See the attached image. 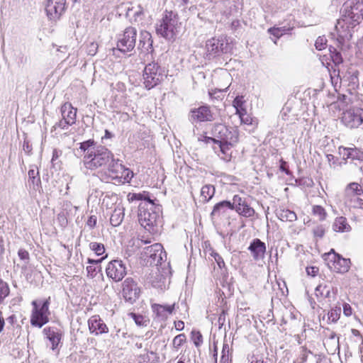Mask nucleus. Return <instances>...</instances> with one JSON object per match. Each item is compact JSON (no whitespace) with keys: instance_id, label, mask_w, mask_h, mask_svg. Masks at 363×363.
<instances>
[{"instance_id":"13","label":"nucleus","mask_w":363,"mask_h":363,"mask_svg":"<svg viewBox=\"0 0 363 363\" xmlns=\"http://www.w3.org/2000/svg\"><path fill=\"white\" fill-rule=\"evenodd\" d=\"M66 9V0H48L45 11L48 17L52 21L58 20Z\"/></svg>"},{"instance_id":"18","label":"nucleus","mask_w":363,"mask_h":363,"mask_svg":"<svg viewBox=\"0 0 363 363\" xmlns=\"http://www.w3.org/2000/svg\"><path fill=\"white\" fill-rule=\"evenodd\" d=\"M175 308V303L172 305H161L154 303L152 305V310L158 320H165L171 315Z\"/></svg>"},{"instance_id":"57","label":"nucleus","mask_w":363,"mask_h":363,"mask_svg":"<svg viewBox=\"0 0 363 363\" xmlns=\"http://www.w3.org/2000/svg\"><path fill=\"white\" fill-rule=\"evenodd\" d=\"M199 141L204 142L205 143L208 144L210 143H213L215 145H216L218 141L217 138L216 137H209V136H205V135H201L199 138Z\"/></svg>"},{"instance_id":"14","label":"nucleus","mask_w":363,"mask_h":363,"mask_svg":"<svg viewBox=\"0 0 363 363\" xmlns=\"http://www.w3.org/2000/svg\"><path fill=\"white\" fill-rule=\"evenodd\" d=\"M140 288L132 278H127L123 283V296L130 303H133L138 298Z\"/></svg>"},{"instance_id":"28","label":"nucleus","mask_w":363,"mask_h":363,"mask_svg":"<svg viewBox=\"0 0 363 363\" xmlns=\"http://www.w3.org/2000/svg\"><path fill=\"white\" fill-rule=\"evenodd\" d=\"M332 228L335 232L344 233L349 232L351 229L346 218L340 216L335 218L333 223Z\"/></svg>"},{"instance_id":"62","label":"nucleus","mask_w":363,"mask_h":363,"mask_svg":"<svg viewBox=\"0 0 363 363\" xmlns=\"http://www.w3.org/2000/svg\"><path fill=\"white\" fill-rule=\"evenodd\" d=\"M242 105V97L237 96L233 101V106L236 108L237 113H242L241 111L239 110V107H241Z\"/></svg>"},{"instance_id":"32","label":"nucleus","mask_w":363,"mask_h":363,"mask_svg":"<svg viewBox=\"0 0 363 363\" xmlns=\"http://www.w3.org/2000/svg\"><path fill=\"white\" fill-rule=\"evenodd\" d=\"M335 270L339 273H344L349 270L350 267V259L343 258L341 255L337 257V260L335 262L333 265Z\"/></svg>"},{"instance_id":"34","label":"nucleus","mask_w":363,"mask_h":363,"mask_svg":"<svg viewBox=\"0 0 363 363\" xmlns=\"http://www.w3.org/2000/svg\"><path fill=\"white\" fill-rule=\"evenodd\" d=\"M215 188L213 185L207 184L203 186L201 190V197L203 202H208L214 195Z\"/></svg>"},{"instance_id":"63","label":"nucleus","mask_w":363,"mask_h":363,"mask_svg":"<svg viewBox=\"0 0 363 363\" xmlns=\"http://www.w3.org/2000/svg\"><path fill=\"white\" fill-rule=\"evenodd\" d=\"M96 222H97V218H96V216H91L87 221H86V225L90 228H94L96 225Z\"/></svg>"},{"instance_id":"16","label":"nucleus","mask_w":363,"mask_h":363,"mask_svg":"<svg viewBox=\"0 0 363 363\" xmlns=\"http://www.w3.org/2000/svg\"><path fill=\"white\" fill-rule=\"evenodd\" d=\"M266 249L265 243L259 238L253 239L247 248L255 261L264 259Z\"/></svg>"},{"instance_id":"47","label":"nucleus","mask_w":363,"mask_h":363,"mask_svg":"<svg viewBox=\"0 0 363 363\" xmlns=\"http://www.w3.org/2000/svg\"><path fill=\"white\" fill-rule=\"evenodd\" d=\"M350 159L354 160H363V152L360 151L356 147H350Z\"/></svg>"},{"instance_id":"46","label":"nucleus","mask_w":363,"mask_h":363,"mask_svg":"<svg viewBox=\"0 0 363 363\" xmlns=\"http://www.w3.org/2000/svg\"><path fill=\"white\" fill-rule=\"evenodd\" d=\"M210 255L213 257L220 269L225 268V264L223 257L215 251L212 250Z\"/></svg>"},{"instance_id":"11","label":"nucleus","mask_w":363,"mask_h":363,"mask_svg":"<svg viewBox=\"0 0 363 363\" xmlns=\"http://www.w3.org/2000/svg\"><path fill=\"white\" fill-rule=\"evenodd\" d=\"M341 121L348 128H359L363 123V109L353 107L346 110L342 114Z\"/></svg>"},{"instance_id":"58","label":"nucleus","mask_w":363,"mask_h":363,"mask_svg":"<svg viewBox=\"0 0 363 363\" xmlns=\"http://www.w3.org/2000/svg\"><path fill=\"white\" fill-rule=\"evenodd\" d=\"M339 153L341 155L344 160L350 159V147H339Z\"/></svg>"},{"instance_id":"39","label":"nucleus","mask_w":363,"mask_h":363,"mask_svg":"<svg viewBox=\"0 0 363 363\" xmlns=\"http://www.w3.org/2000/svg\"><path fill=\"white\" fill-rule=\"evenodd\" d=\"M313 214L317 216L320 220H325L327 216V213L324 208L318 205L313 206Z\"/></svg>"},{"instance_id":"17","label":"nucleus","mask_w":363,"mask_h":363,"mask_svg":"<svg viewBox=\"0 0 363 363\" xmlns=\"http://www.w3.org/2000/svg\"><path fill=\"white\" fill-rule=\"evenodd\" d=\"M89 330L91 333L98 335L106 333L108 328L99 315H93L88 320Z\"/></svg>"},{"instance_id":"20","label":"nucleus","mask_w":363,"mask_h":363,"mask_svg":"<svg viewBox=\"0 0 363 363\" xmlns=\"http://www.w3.org/2000/svg\"><path fill=\"white\" fill-rule=\"evenodd\" d=\"M363 195V188L356 182L349 184L345 189L346 202H352L354 198Z\"/></svg>"},{"instance_id":"53","label":"nucleus","mask_w":363,"mask_h":363,"mask_svg":"<svg viewBox=\"0 0 363 363\" xmlns=\"http://www.w3.org/2000/svg\"><path fill=\"white\" fill-rule=\"evenodd\" d=\"M326 45V40L324 38L318 37L315 40V46L318 50H322L325 48Z\"/></svg>"},{"instance_id":"26","label":"nucleus","mask_w":363,"mask_h":363,"mask_svg":"<svg viewBox=\"0 0 363 363\" xmlns=\"http://www.w3.org/2000/svg\"><path fill=\"white\" fill-rule=\"evenodd\" d=\"M124 210L125 209L123 206L120 204L115 207L110 218V223L111 225L117 227L121 225L124 218Z\"/></svg>"},{"instance_id":"12","label":"nucleus","mask_w":363,"mask_h":363,"mask_svg":"<svg viewBox=\"0 0 363 363\" xmlns=\"http://www.w3.org/2000/svg\"><path fill=\"white\" fill-rule=\"evenodd\" d=\"M106 273L108 277L118 282L125 276L126 268L122 260L113 259L108 264Z\"/></svg>"},{"instance_id":"1","label":"nucleus","mask_w":363,"mask_h":363,"mask_svg":"<svg viewBox=\"0 0 363 363\" xmlns=\"http://www.w3.org/2000/svg\"><path fill=\"white\" fill-rule=\"evenodd\" d=\"M82 162L87 169H106L105 176L115 184L129 183L133 177V173L130 169L125 168L119 159L115 158L109 149L101 145H97L96 150Z\"/></svg>"},{"instance_id":"40","label":"nucleus","mask_w":363,"mask_h":363,"mask_svg":"<svg viewBox=\"0 0 363 363\" xmlns=\"http://www.w3.org/2000/svg\"><path fill=\"white\" fill-rule=\"evenodd\" d=\"M89 247L98 256L103 255L105 252V247L102 243L92 242L89 244Z\"/></svg>"},{"instance_id":"10","label":"nucleus","mask_w":363,"mask_h":363,"mask_svg":"<svg viewBox=\"0 0 363 363\" xmlns=\"http://www.w3.org/2000/svg\"><path fill=\"white\" fill-rule=\"evenodd\" d=\"M342 12L345 20L357 22L363 16V2L360 0H347L342 6Z\"/></svg>"},{"instance_id":"44","label":"nucleus","mask_w":363,"mask_h":363,"mask_svg":"<svg viewBox=\"0 0 363 363\" xmlns=\"http://www.w3.org/2000/svg\"><path fill=\"white\" fill-rule=\"evenodd\" d=\"M191 339L196 347H199L203 342V336L199 331L193 330L191 333Z\"/></svg>"},{"instance_id":"6","label":"nucleus","mask_w":363,"mask_h":363,"mask_svg":"<svg viewBox=\"0 0 363 363\" xmlns=\"http://www.w3.org/2000/svg\"><path fill=\"white\" fill-rule=\"evenodd\" d=\"M156 208L159 210V207H156L155 205L150 206V208H147V206H143V203L139 206L138 221L144 228L149 231L157 225L160 220L159 213L154 209Z\"/></svg>"},{"instance_id":"60","label":"nucleus","mask_w":363,"mask_h":363,"mask_svg":"<svg viewBox=\"0 0 363 363\" xmlns=\"http://www.w3.org/2000/svg\"><path fill=\"white\" fill-rule=\"evenodd\" d=\"M23 150L28 155H30L32 153V146L30 145L29 140L26 138H25L23 141Z\"/></svg>"},{"instance_id":"45","label":"nucleus","mask_w":363,"mask_h":363,"mask_svg":"<svg viewBox=\"0 0 363 363\" xmlns=\"http://www.w3.org/2000/svg\"><path fill=\"white\" fill-rule=\"evenodd\" d=\"M186 335L182 333L174 337L173 340V347L176 349H178L180 346L183 345L184 342H186Z\"/></svg>"},{"instance_id":"33","label":"nucleus","mask_w":363,"mask_h":363,"mask_svg":"<svg viewBox=\"0 0 363 363\" xmlns=\"http://www.w3.org/2000/svg\"><path fill=\"white\" fill-rule=\"evenodd\" d=\"M315 294L317 298H328L330 297V287L326 284H320L315 288Z\"/></svg>"},{"instance_id":"5","label":"nucleus","mask_w":363,"mask_h":363,"mask_svg":"<svg viewBox=\"0 0 363 363\" xmlns=\"http://www.w3.org/2000/svg\"><path fill=\"white\" fill-rule=\"evenodd\" d=\"M164 70L156 62L147 64L143 72V84L147 89H151L159 84L163 79Z\"/></svg>"},{"instance_id":"22","label":"nucleus","mask_w":363,"mask_h":363,"mask_svg":"<svg viewBox=\"0 0 363 363\" xmlns=\"http://www.w3.org/2000/svg\"><path fill=\"white\" fill-rule=\"evenodd\" d=\"M43 333L52 344V350H55L60 342L62 333L56 328H45Z\"/></svg>"},{"instance_id":"35","label":"nucleus","mask_w":363,"mask_h":363,"mask_svg":"<svg viewBox=\"0 0 363 363\" xmlns=\"http://www.w3.org/2000/svg\"><path fill=\"white\" fill-rule=\"evenodd\" d=\"M158 361L157 354L152 351L139 356V363H157Z\"/></svg>"},{"instance_id":"43","label":"nucleus","mask_w":363,"mask_h":363,"mask_svg":"<svg viewBox=\"0 0 363 363\" xmlns=\"http://www.w3.org/2000/svg\"><path fill=\"white\" fill-rule=\"evenodd\" d=\"M289 28H286L285 27H280V28H270L268 29V32L276 37L277 38H279L281 37L287 30H289Z\"/></svg>"},{"instance_id":"15","label":"nucleus","mask_w":363,"mask_h":363,"mask_svg":"<svg viewBox=\"0 0 363 363\" xmlns=\"http://www.w3.org/2000/svg\"><path fill=\"white\" fill-rule=\"evenodd\" d=\"M190 120L192 122L213 121V113L208 106H201L198 108H194L190 112Z\"/></svg>"},{"instance_id":"54","label":"nucleus","mask_w":363,"mask_h":363,"mask_svg":"<svg viewBox=\"0 0 363 363\" xmlns=\"http://www.w3.org/2000/svg\"><path fill=\"white\" fill-rule=\"evenodd\" d=\"M96 265H89L86 267L87 276L90 278H94L98 272Z\"/></svg>"},{"instance_id":"4","label":"nucleus","mask_w":363,"mask_h":363,"mask_svg":"<svg viewBox=\"0 0 363 363\" xmlns=\"http://www.w3.org/2000/svg\"><path fill=\"white\" fill-rule=\"evenodd\" d=\"M206 57L208 60L230 52L231 47L225 36L212 38L206 43Z\"/></svg>"},{"instance_id":"25","label":"nucleus","mask_w":363,"mask_h":363,"mask_svg":"<svg viewBox=\"0 0 363 363\" xmlns=\"http://www.w3.org/2000/svg\"><path fill=\"white\" fill-rule=\"evenodd\" d=\"M232 207L233 205L230 201H222L214 206L211 216L214 218L224 215L228 210H232Z\"/></svg>"},{"instance_id":"55","label":"nucleus","mask_w":363,"mask_h":363,"mask_svg":"<svg viewBox=\"0 0 363 363\" xmlns=\"http://www.w3.org/2000/svg\"><path fill=\"white\" fill-rule=\"evenodd\" d=\"M143 15V9L140 5L137 6V10L134 11L133 13V17L134 18V21H138L139 19H142V16Z\"/></svg>"},{"instance_id":"7","label":"nucleus","mask_w":363,"mask_h":363,"mask_svg":"<svg viewBox=\"0 0 363 363\" xmlns=\"http://www.w3.org/2000/svg\"><path fill=\"white\" fill-rule=\"evenodd\" d=\"M137 29L132 26L127 27L121 34L118 35L117 48L121 52L132 51L136 44Z\"/></svg>"},{"instance_id":"48","label":"nucleus","mask_w":363,"mask_h":363,"mask_svg":"<svg viewBox=\"0 0 363 363\" xmlns=\"http://www.w3.org/2000/svg\"><path fill=\"white\" fill-rule=\"evenodd\" d=\"M72 125L74 124L69 123L67 120H65L63 119V118H62V119L59 122L56 123L53 125L52 128L55 130L56 128H60L62 130H67L69 128V126H71Z\"/></svg>"},{"instance_id":"52","label":"nucleus","mask_w":363,"mask_h":363,"mask_svg":"<svg viewBox=\"0 0 363 363\" xmlns=\"http://www.w3.org/2000/svg\"><path fill=\"white\" fill-rule=\"evenodd\" d=\"M18 255L21 260L25 261L26 264L28 262L30 256L27 250L24 249H20L18 252Z\"/></svg>"},{"instance_id":"8","label":"nucleus","mask_w":363,"mask_h":363,"mask_svg":"<svg viewBox=\"0 0 363 363\" xmlns=\"http://www.w3.org/2000/svg\"><path fill=\"white\" fill-rule=\"evenodd\" d=\"M212 135L217 138L218 143L238 141V131L233 127H228L221 123L215 124L212 129Z\"/></svg>"},{"instance_id":"3","label":"nucleus","mask_w":363,"mask_h":363,"mask_svg":"<svg viewBox=\"0 0 363 363\" xmlns=\"http://www.w3.org/2000/svg\"><path fill=\"white\" fill-rule=\"evenodd\" d=\"M49 299L32 301L33 310L30 316V323L33 326L42 328L49 321Z\"/></svg>"},{"instance_id":"49","label":"nucleus","mask_w":363,"mask_h":363,"mask_svg":"<svg viewBox=\"0 0 363 363\" xmlns=\"http://www.w3.org/2000/svg\"><path fill=\"white\" fill-rule=\"evenodd\" d=\"M324 257L325 260L332 262L333 263V264L334 265L335 262L337 260V257H340V255L339 254L335 253L334 250H331L330 252L325 253L324 255Z\"/></svg>"},{"instance_id":"23","label":"nucleus","mask_w":363,"mask_h":363,"mask_svg":"<svg viewBox=\"0 0 363 363\" xmlns=\"http://www.w3.org/2000/svg\"><path fill=\"white\" fill-rule=\"evenodd\" d=\"M152 43L150 33L147 31L142 32L140 33L138 49L144 52H152L153 51Z\"/></svg>"},{"instance_id":"38","label":"nucleus","mask_w":363,"mask_h":363,"mask_svg":"<svg viewBox=\"0 0 363 363\" xmlns=\"http://www.w3.org/2000/svg\"><path fill=\"white\" fill-rule=\"evenodd\" d=\"M330 57L335 65H339L342 63L343 59L341 53L337 51L335 48H330Z\"/></svg>"},{"instance_id":"31","label":"nucleus","mask_w":363,"mask_h":363,"mask_svg":"<svg viewBox=\"0 0 363 363\" xmlns=\"http://www.w3.org/2000/svg\"><path fill=\"white\" fill-rule=\"evenodd\" d=\"M28 184L29 186L35 191L39 190L40 188L41 181L39 177V172L37 169H30L28 171Z\"/></svg>"},{"instance_id":"21","label":"nucleus","mask_w":363,"mask_h":363,"mask_svg":"<svg viewBox=\"0 0 363 363\" xmlns=\"http://www.w3.org/2000/svg\"><path fill=\"white\" fill-rule=\"evenodd\" d=\"M345 19L338 20L335 26V31L337 33V41L340 44H343L345 40H349L352 34L348 29V26H345Z\"/></svg>"},{"instance_id":"29","label":"nucleus","mask_w":363,"mask_h":363,"mask_svg":"<svg viewBox=\"0 0 363 363\" xmlns=\"http://www.w3.org/2000/svg\"><path fill=\"white\" fill-rule=\"evenodd\" d=\"M276 215L279 219L284 222H293L297 219L296 213L293 211L286 208H279L276 210Z\"/></svg>"},{"instance_id":"42","label":"nucleus","mask_w":363,"mask_h":363,"mask_svg":"<svg viewBox=\"0 0 363 363\" xmlns=\"http://www.w3.org/2000/svg\"><path fill=\"white\" fill-rule=\"evenodd\" d=\"M341 313V308L339 307H336L335 308H332L330 311L328 313V320L335 323L340 318Z\"/></svg>"},{"instance_id":"2","label":"nucleus","mask_w":363,"mask_h":363,"mask_svg":"<svg viewBox=\"0 0 363 363\" xmlns=\"http://www.w3.org/2000/svg\"><path fill=\"white\" fill-rule=\"evenodd\" d=\"M177 14L173 11H165L160 24L156 28V32L166 40H173L177 35Z\"/></svg>"},{"instance_id":"24","label":"nucleus","mask_w":363,"mask_h":363,"mask_svg":"<svg viewBox=\"0 0 363 363\" xmlns=\"http://www.w3.org/2000/svg\"><path fill=\"white\" fill-rule=\"evenodd\" d=\"M62 118L74 124L77 119V108H73L71 104L65 103L60 108Z\"/></svg>"},{"instance_id":"56","label":"nucleus","mask_w":363,"mask_h":363,"mask_svg":"<svg viewBox=\"0 0 363 363\" xmlns=\"http://www.w3.org/2000/svg\"><path fill=\"white\" fill-rule=\"evenodd\" d=\"M349 205L354 208H363V200L359 196L353 199L352 202H349Z\"/></svg>"},{"instance_id":"19","label":"nucleus","mask_w":363,"mask_h":363,"mask_svg":"<svg viewBox=\"0 0 363 363\" xmlns=\"http://www.w3.org/2000/svg\"><path fill=\"white\" fill-rule=\"evenodd\" d=\"M235 143L220 142L213 147V150L222 160L229 162L231 160V147Z\"/></svg>"},{"instance_id":"9","label":"nucleus","mask_w":363,"mask_h":363,"mask_svg":"<svg viewBox=\"0 0 363 363\" xmlns=\"http://www.w3.org/2000/svg\"><path fill=\"white\" fill-rule=\"evenodd\" d=\"M143 259L150 265L159 266L166 258L165 252H163V247L160 243H155L145 247L143 252Z\"/></svg>"},{"instance_id":"61","label":"nucleus","mask_w":363,"mask_h":363,"mask_svg":"<svg viewBox=\"0 0 363 363\" xmlns=\"http://www.w3.org/2000/svg\"><path fill=\"white\" fill-rule=\"evenodd\" d=\"M226 312L225 310H223L221 311V313H220L219 316H218V325H219V328H221L222 326L225 324V318H226Z\"/></svg>"},{"instance_id":"50","label":"nucleus","mask_w":363,"mask_h":363,"mask_svg":"<svg viewBox=\"0 0 363 363\" xmlns=\"http://www.w3.org/2000/svg\"><path fill=\"white\" fill-rule=\"evenodd\" d=\"M314 236L320 238H323L325 233V228L323 225H320L315 227L313 230Z\"/></svg>"},{"instance_id":"36","label":"nucleus","mask_w":363,"mask_h":363,"mask_svg":"<svg viewBox=\"0 0 363 363\" xmlns=\"http://www.w3.org/2000/svg\"><path fill=\"white\" fill-rule=\"evenodd\" d=\"M236 212L246 218L252 217L255 213L254 208H251L246 201L243 206H240V210Z\"/></svg>"},{"instance_id":"64","label":"nucleus","mask_w":363,"mask_h":363,"mask_svg":"<svg viewBox=\"0 0 363 363\" xmlns=\"http://www.w3.org/2000/svg\"><path fill=\"white\" fill-rule=\"evenodd\" d=\"M319 272V269L316 267H310L306 268V273L308 275L315 277Z\"/></svg>"},{"instance_id":"51","label":"nucleus","mask_w":363,"mask_h":363,"mask_svg":"<svg viewBox=\"0 0 363 363\" xmlns=\"http://www.w3.org/2000/svg\"><path fill=\"white\" fill-rule=\"evenodd\" d=\"M130 317L134 320L135 323L138 325H144V317L142 315L136 314L135 313H130L129 314Z\"/></svg>"},{"instance_id":"27","label":"nucleus","mask_w":363,"mask_h":363,"mask_svg":"<svg viewBox=\"0 0 363 363\" xmlns=\"http://www.w3.org/2000/svg\"><path fill=\"white\" fill-rule=\"evenodd\" d=\"M129 202L135 201H146L143 206H154V201L149 196V193L143 191V193H129L127 196Z\"/></svg>"},{"instance_id":"30","label":"nucleus","mask_w":363,"mask_h":363,"mask_svg":"<svg viewBox=\"0 0 363 363\" xmlns=\"http://www.w3.org/2000/svg\"><path fill=\"white\" fill-rule=\"evenodd\" d=\"M97 147L96 143L93 139L84 141L79 143V149L84 153L83 160H86L89 154L91 155Z\"/></svg>"},{"instance_id":"59","label":"nucleus","mask_w":363,"mask_h":363,"mask_svg":"<svg viewBox=\"0 0 363 363\" xmlns=\"http://www.w3.org/2000/svg\"><path fill=\"white\" fill-rule=\"evenodd\" d=\"M98 49V44L96 43H91L87 48V53L89 55L94 56L96 55Z\"/></svg>"},{"instance_id":"37","label":"nucleus","mask_w":363,"mask_h":363,"mask_svg":"<svg viewBox=\"0 0 363 363\" xmlns=\"http://www.w3.org/2000/svg\"><path fill=\"white\" fill-rule=\"evenodd\" d=\"M10 289L6 282L0 279V304L9 294Z\"/></svg>"},{"instance_id":"41","label":"nucleus","mask_w":363,"mask_h":363,"mask_svg":"<svg viewBox=\"0 0 363 363\" xmlns=\"http://www.w3.org/2000/svg\"><path fill=\"white\" fill-rule=\"evenodd\" d=\"M245 201V199L240 197L239 195H235L233 198V202H231V205H233L232 210L239 211L240 210V206H243V203Z\"/></svg>"}]
</instances>
